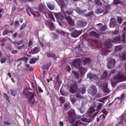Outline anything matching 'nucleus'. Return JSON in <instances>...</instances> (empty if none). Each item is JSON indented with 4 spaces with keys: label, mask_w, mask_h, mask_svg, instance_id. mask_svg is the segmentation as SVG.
Masks as SVG:
<instances>
[{
    "label": "nucleus",
    "mask_w": 126,
    "mask_h": 126,
    "mask_svg": "<svg viewBox=\"0 0 126 126\" xmlns=\"http://www.w3.org/2000/svg\"><path fill=\"white\" fill-rule=\"evenodd\" d=\"M68 116V121L71 124H74L75 123V126H78L79 125H83L84 126H87L88 124H85L81 121L79 120L81 119V117L77 116L75 114V110L73 109H71L68 113H67Z\"/></svg>",
    "instance_id": "f257e3e1"
},
{
    "label": "nucleus",
    "mask_w": 126,
    "mask_h": 126,
    "mask_svg": "<svg viewBox=\"0 0 126 126\" xmlns=\"http://www.w3.org/2000/svg\"><path fill=\"white\" fill-rule=\"evenodd\" d=\"M30 90L28 89H25V90H24L23 94L26 98H28V102L31 104V106L34 107L35 104V105L37 104V102L35 101L36 94L33 90Z\"/></svg>",
    "instance_id": "f03ea898"
},
{
    "label": "nucleus",
    "mask_w": 126,
    "mask_h": 126,
    "mask_svg": "<svg viewBox=\"0 0 126 126\" xmlns=\"http://www.w3.org/2000/svg\"><path fill=\"white\" fill-rule=\"evenodd\" d=\"M95 111L94 107H91L88 110V113L84 114V117L81 118L82 122H86L87 123H91L92 119L95 118L97 114L98 113V111L93 114Z\"/></svg>",
    "instance_id": "7ed1b4c3"
},
{
    "label": "nucleus",
    "mask_w": 126,
    "mask_h": 126,
    "mask_svg": "<svg viewBox=\"0 0 126 126\" xmlns=\"http://www.w3.org/2000/svg\"><path fill=\"white\" fill-rule=\"evenodd\" d=\"M121 41V38L120 36H117L114 37L112 40H107L105 42V46L107 48V49H111L112 47V43H119Z\"/></svg>",
    "instance_id": "20e7f679"
},
{
    "label": "nucleus",
    "mask_w": 126,
    "mask_h": 126,
    "mask_svg": "<svg viewBox=\"0 0 126 126\" xmlns=\"http://www.w3.org/2000/svg\"><path fill=\"white\" fill-rule=\"evenodd\" d=\"M81 63V62L80 61V59H78L73 61L72 62L73 65L74 66L75 68H79L81 73H82V72H84L85 69L83 67H80Z\"/></svg>",
    "instance_id": "39448f33"
},
{
    "label": "nucleus",
    "mask_w": 126,
    "mask_h": 126,
    "mask_svg": "<svg viewBox=\"0 0 126 126\" xmlns=\"http://www.w3.org/2000/svg\"><path fill=\"white\" fill-rule=\"evenodd\" d=\"M125 98V94L123 93L121 94L120 97V96L117 97L112 102L109 104L108 106H111L115 102L116 103H117L118 104H122V103L123 102Z\"/></svg>",
    "instance_id": "423d86ee"
},
{
    "label": "nucleus",
    "mask_w": 126,
    "mask_h": 126,
    "mask_svg": "<svg viewBox=\"0 0 126 126\" xmlns=\"http://www.w3.org/2000/svg\"><path fill=\"white\" fill-rule=\"evenodd\" d=\"M108 63L107 64V67L108 69H113L116 66V61L114 59L111 58L107 59Z\"/></svg>",
    "instance_id": "0eeeda50"
},
{
    "label": "nucleus",
    "mask_w": 126,
    "mask_h": 126,
    "mask_svg": "<svg viewBox=\"0 0 126 126\" xmlns=\"http://www.w3.org/2000/svg\"><path fill=\"white\" fill-rule=\"evenodd\" d=\"M97 92V89L96 88V86L94 85H91L88 90V93L92 96H94L96 95Z\"/></svg>",
    "instance_id": "6e6552de"
},
{
    "label": "nucleus",
    "mask_w": 126,
    "mask_h": 126,
    "mask_svg": "<svg viewBox=\"0 0 126 126\" xmlns=\"http://www.w3.org/2000/svg\"><path fill=\"white\" fill-rule=\"evenodd\" d=\"M38 11H39V12L44 14L46 18H47V13L48 12V10L47 9L46 5H44L42 4L38 5Z\"/></svg>",
    "instance_id": "1a4fd4ad"
},
{
    "label": "nucleus",
    "mask_w": 126,
    "mask_h": 126,
    "mask_svg": "<svg viewBox=\"0 0 126 126\" xmlns=\"http://www.w3.org/2000/svg\"><path fill=\"white\" fill-rule=\"evenodd\" d=\"M26 11L27 12V14L30 16H32V15L30 14V12L34 17H38L40 16V14H39V12L36 11L34 13V12H33L31 11V8L30 7H28V8H26Z\"/></svg>",
    "instance_id": "9d476101"
},
{
    "label": "nucleus",
    "mask_w": 126,
    "mask_h": 126,
    "mask_svg": "<svg viewBox=\"0 0 126 126\" xmlns=\"http://www.w3.org/2000/svg\"><path fill=\"white\" fill-rule=\"evenodd\" d=\"M78 91V85L76 83H74L70 86L69 92L71 94H75Z\"/></svg>",
    "instance_id": "9b49d317"
},
{
    "label": "nucleus",
    "mask_w": 126,
    "mask_h": 126,
    "mask_svg": "<svg viewBox=\"0 0 126 126\" xmlns=\"http://www.w3.org/2000/svg\"><path fill=\"white\" fill-rule=\"evenodd\" d=\"M51 21L52 20L45 21V24L47 27H49L51 31H54L55 30V26H54V23Z\"/></svg>",
    "instance_id": "f8f14e48"
},
{
    "label": "nucleus",
    "mask_w": 126,
    "mask_h": 126,
    "mask_svg": "<svg viewBox=\"0 0 126 126\" xmlns=\"http://www.w3.org/2000/svg\"><path fill=\"white\" fill-rule=\"evenodd\" d=\"M91 45L93 47L100 48V42L98 40H93Z\"/></svg>",
    "instance_id": "ddd939ff"
},
{
    "label": "nucleus",
    "mask_w": 126,
    "mask_h": 126,
    "mask_svg": "<svg viewBox=\"0 0 126 126\" xmlns=\"http://www.w3.org/2000/svg\"><path fill=\"white\" fill-rule=\"evenodd\" d=\"M117 25V20L115 18H112L110 19L109 27L111 28H114Z\"/></svg>",
    "instance_id": "4468645a"
},
{
    "label": "nucleus",
    "mask_w": 126,
    "mask_h": 126,
    "mask_svg": "<svg viewBox=\"0 0 126 126\" xmlns=\"http://www.w3.org/2000/svg\"><path fill=\"white\" fill-rule=\"evenodd\" d=\"M87 77L88 78H89L91 80H97L98 79V77L95 74H94L92 73H88L87 74Z\"/></svg>",
    "instance_id": "2eb2a0df"
},
{
    "label": "nucleus",
    "mask_w": 126,
    "mask_h": 126,
    "mask_svg": "<svg viewBox=\"0 0 126 126\" xmlns=\"http://www.w3.org/2000/svg\"><path fill=\"white\" fill-rule=\"evenodd\" d=\"M57 2L58 4L60 6H61V10H63V9H64V8H65L67 6L66 4L65 3L64 1L63 0H58Z\"/></svg>",
    "instance_id": "dca6fc26"
},
{
    "label": "nucleus",
    "mask_w": 126,
    "mask_h": 126,
    "mask_svg": "<svg viewBox=\"0 0 126 126\" xmlns=\"http://www.w3.org/2000/svg\"><path fill=\"white\" fill-rule=\"evenodd\" d=\"M54 16L57 20H63V15L62 13H55Z\"/></svg>",
    "instance_id": "f3484780"
},
{
    "label": "nucleus",
    "mask_w": 126,
    "mask_h": 126,
    "mask_svg": "<svg viewBox=\"0 0 126 126\" xmlns=\"http://www.w3.org/2000/svg\"><path fill=\"white\" fill-rule=\"evenodd\" d=\"M89 35L91 37H94L96 38H99V36H100V34H99V33H98V32H96L94 31H92L90 32Z\"/></svg>",
    "instance_id": "a211bd4d"
},
{
    "label": "nucleus",
    "mask_w": 126,
    "mask_h": 126,
    "mask_svg": "<svg viewBox=\"0 0 126 126\" xmlns=\"http://www.w3.org/2000/svg\"><path fill=\"white\" fill-rule=\"evenodd\" d=\"M124 77V74L122 72L120 71L118 72L117 75L114 76V79L115 80H119V79H122Z\"/></svg>",
    "instance_id": "6ab92c4d"
},
{
    "label": "nucleus",
    "mask_w": 126,
    "mask_h": 126,
    "mask_svg": "<svg viewBox=\"0 0 126 126\" xmlns=\"http://www.w3.org/2000/svg\"><path fill=\"white\" fill-rule=\"evenodd\" d=\"M87 25V22L83 21H79L77 22V26L78 27L84 28Z\"/></svg>",
    "instance_id": "aec40b11"
},
{
    "label": "nucleus",
    "mask_w": 126,
    "mask_h": 126,
    "mask_svg": "<svg viewBox=\"0 0 126 126\" xmlns=\"http://www.w3.org/2000/svg\"><path fill=\"white\" fill-rule=\"evenodd\" d=\"M76 11L77 13L79 14H83L87 11V9H81L80 7H77L76 9Z\"/></svg>",
    "instance_id": "412c9836"
},
{
    "label": "nucleus",
    "mask_w": 126,
    "mask_h": 126,
    "mask_svg": "<svg viewBox=\"0 0 126 126\" xmlns=\"http://www.w3.org/2000/svg\"><path fill=\"white\" fill-rule=\"evenodd\" d=\"M40 51L39 47H35L33 49H32L31 53L32 54H35L39 53Z\"/></svg>",
    "instance_id": "4be33fe9"
},
{
    "label": "nucleus",
    "mask_w": 126,
    "mask_h": 126,
    "mask_svg": "<svg viewBox=\"0 0 126 126\" xmlns=\"http://www.w3.org/2000/svg\"><path fill=\"white\" fill-rule=\"evenodd\" d=\"M120 58L123 61H126V51H123L120 54Z\"/></svg>",
    "instance_id": "5701e85b"
},
{
    "label": "nucleus",
    "mask_w": 126,
    "mask_h": 126,
    "mask_svg": "<svg viewBox=\"0 0 126 126\" xmlns=\"http://www.w3.org/2000/svg\"><path fill=\"white\" fill-rule=\"evenodd\" d=\"M48 17L51 19V20L52 21H53L54 22H55V18H54V15H53V13L51 12H49L47 13V18H48Z\"/></svg>",
    "instance_id": "b1692460"
},
{
    "label": "nucleus",
    "mask_w": 126,
    "mask_h": 126,
    "mask_svg": "<svg viewBox=\"0 0 126 126\" xmlns=\"http://www.w3.org/2000/svg\"><path fill=\"white\" fill-rule=\"evenodd\" d=\"M46 55H47V57H48V58H55L56 57V54H55L53 53H50V52H47L46 53Z\"/></svg>",
    "instance_id": "393cba45"
},
{
    "label": "nucleus",
    "mask_w": 126,
    "mask_h": 126,
    "mask_svg": "<svg viewBox=\"0 0 126 126\" xmlns=\"http://www.w3.org/2000/svg\"><path fill=\"white\" fill-rule=\"evenodd\" d=\"M65 19L67 20V22L70 24H73L74 22L73 21L72 18L69 16L65 17Z\"/></svg>",
    "instance_id": "a878e982"
},
{
    "label": "nucleus",
    "mask_w": 126,
    "mask_h": 126,
    "mask_svg": "<svg viewBox=\"0 0 126 126\" xmlns=\"http://www.w3.org/2000/svg\"><path fill=\"white\" fill-rule=\"evenodd\" d=\"M62 84V82L61 81H56L54 84L55 87L56 88H60Z\"/></svg>",
    "instance_id": "bb28decb"
},
{
    "label": "nucleus",
    "mask_w": 126,
    "mask_h": 126,
    "mask_svg": "<svg viewBox=\"0 0 126 126\" xmlns=\"http://www.w3.org/2000/svg\"><path fill=\"white\" fill-rule=\"evenodd\" d=\"M47 6L48 7V8L51 10H54V9H55V5L50 2L47 3Z\"/></svg>",
    "instance_id": "cd10ccee"
},
{
    "label": "nucleus",
    "mask_w": 126,
    "mask_h": 126,
    "mask_svg": "<svg viewBox=\"0 0 126 126\" xmlns=\"http://www.w3.org/2000/svg\"><path fill=\"white\" fill-rule=\"evenodd\" d=\"M79 91L82 94H84L87 91L86 88L84 86H82L80 89H79Z\"/></svg>",
    "instance_id": "c85d7f7f"
},
{
    "label": "nucleus",
    "mask_w": 126,
    "mask_h": 126,
    "mask_svg": "<svg viewBox=\"0 0 126 126\" xmlns=\"http://www.w3.org/2000/svg\"><path fill=\"white\" fill-rule=\"evenodd\" d=\"M56 32L57 33H59V34H60L61 35H62L63 36H65L66 35H69L68 32H63V31H60L59 30H56Z\"/></svg>",
    "instance_id": "c756f323"
},
{
    "label": "nucleus",
    "mask_w": 126,
    "mask_h": 126,
    "mask_svg": "<svg viewBox=\"0 0 126 126\" xmlns=\"http://www.w3.org/2000/svg\"><path fill=\"white\" fill-rule=\"evenodd\" d=\"M83 63L84 65H86L90 63H91V60L89 58H86L84 59Z\"/></svg>",
    "instance_id": "7c9ffc66"
},
{
    "label": "nucleus",
    "mask_w": 126,
    "mask_h": 126,
    "mask_svg": "<svg viewBox=\"0 0 126 126\" xmlns=\"http://www.w3.org/2000/svg\"><path fill=\"white\" fill-rule=\"evenodd\" d=\"M51 63L45 64L43 65L42 68L44 70L47 69V70L49 69V68L51 66Z\"/></svg>",
    "instance_id": "2f4dec72"
},
{
    "label": "nucleus",
    "mask_w": 126,
    "mask_h": 126,
    "mask_svg": "<svg viewBox=\"0 0 126 126\" xmlns=\"http://www.w3.org/2000/svg\"><path fill=\"white\" fill-rule=\"evenodd\" d=\"M70 105L69 104V103H66L65 104H64L63 105V108H64V110L65 111H67L69 109H70L71 108L70 107Z\"/></svg>",
    "instance_id": "473e14b6"
},
{
    "label": "nucleus",
    "mask_w": 126,
    "mask_h": 126,
    "mask_svg": "<svg viewBox=\"0 0 126 126\" xmlns=\"http://www.w3.org/2000/svg\"><path fill=\"white\" fill-rule=\"evenodd\" d=\"M16 49L17 50H25V44H23L22 46H17Z\"/></svg>",
    "instance_id": "72a5a7b5"
},
{
    "label": "nucleus",
    "mask_w": 126,
    "mask_h": 126,
    "mask_svg": "<svg viewBox=\"0 0 126 126\" xmlns=\"http://www.w3.org/2000/svg\"><path fill=\"white\" fill-rule=\"evenodd\" d=\"M103 106V104L101 103H99L96 108V111L98 113L101 109V107Z\"/></svg>",
    "instance_id": "f704fd0d"
},
{
    "label": "nucleus",
    "mask_w": 126,
    "mask_h": 126,
    "mask_svg": "<svg viewBox=\"0 0 126 126\" xmlns=\"http://www.w3.org/2000/svg\"><path fill=\"white\" fill-rule=\"evenodd\" d=\"M59 101L61 105L65 103V98L63 96H61L59 98Z\"/></svg>",
    "instance_id": "c9c22d12"
},
{
    "label": "nucleus",
    "mask_w": 126,
    "mask_h": 126,
    "mask_svg": "<svg viewBox=\"0 0 126 126\" xmlns=\"http://www.w3.org/2000/svg\"><path fill=\"white\" fill-rule=\"evenodd\" d=\"M75 97H76L77 98H79L80 99H82L84 98V96L80 95L79 93H76L74 94Z\"/></svg>",
    "instance_id": "e433bc0d"
},
{
    "label": "nucleus",
    "mask_w": 126,
    "mask_h": 126,
    "mask_svg": "<svg viewBox=\"0 0 126 126\" xmlns=\"http://www.w3.org/2000/svg\"><path fill=\"white\" fill-rule=\"evenodd\" d=\"M70 26L69 27V28H68V29H69V30L71 32L72 31L74 30V29H75V25H74V23H73V24H69Z\"/></svg>",
    "instance_id": "4c0bfd02"
},
{
    "label": "nucleus",
    "mask_w": 126,
    "mask_h": 126,
    "mask_svg": "<svg viewBox=\"0 0 126 126\" xmlns=\"http://www.w3.org/2000/svg\"><path fill=\"white\" fill-rule=\"evenodd\" d=\"M10 92H11V95L16 96L17 94V92L15 91V90H10Z\"/></svg>",
    "instance_id": "58836bf2"
},
{
    "label": "nucleus",
    "mask_w": 126,
    "mask_h": 126,
    "mask_svg": "<svg viewBox=\"0 0 126 126\" xmlns=\"http://www.w3.org/2000/svg\"><path fill=\"white\" fill-rule=\"evenodd\" d=\"M126 32H123L122 33V42L125 43L126 42Z\"/></svg>",
    "instance_id": "ea45409f"
},
{
    "label": "nucleus",
    "mask_w": 126,
    "mask_h": 126,
    "mask_svg": "<svg viewBox=\"0 0 126 126\" xmlns=\"http://www.w3.org/2000/svg\"><path fill=\"white\" fill-rule=\"evenodd\" d=\"M72 73L73 74V76L75 77V78H76L77 79H78L79 78V74L78 72L75 71H72Z\"/></svg>",
    "instance_id": "a19ab883"
},
{
    "label": "nucleus",
    "mask_w": 126,
    "mask_h": 126,
    "mask_svg": "<svg viewBox=\"0 0 126 126\" xmlns=\"http://www.w3.org/2000/svg\"><path fill=\"white\" fill-rule=\"evenodd\" d=\"M24 42V41L23 40H21L20 41H18L15 43V46H19V45H21L23 44V43Z\"/></svg>",
    "instance_id": "79ce46f5"
},
{
    "label": "nucleus",
    "mask_w": 126,
    "mask_h": 126,
    "mask_svg": "<svg viewBox=\"0 0 126 126\" xmlns=\"http://www.w3.org/2000/svg\"><path fill=\"white\" fill-rule=\"evenodd\" d=\"M107 75H108L107 71H104V72L101 76V78L103 79L106 78V77H107Z\"/></svg>",
    "instance_id": "37998d69"
},
{
    "label": "nucleus",
    "mask_w": 126,
    "mask_h": 126,
    "mask_svg": "<svg viewBox=\"0 0 126 126\" xmlns=\"http://www.w3.org/2000/svg\"><path fill=\"white\" fill-rule=\"evenodd\" d=\"M123 2L120 0H114V5H117L119 4H122Z\"/></svg>",
    "instance_id": "c03bdc74"
},
{
    "label": "nucleus",
    "mask_w": 126,
    "mask_h": 126,
    "mask_svg": "<svg viewBox=\"0 0 126 126\" xmlns=\"http://www.w3.org/2000/svg\"><path fill=\"white\" fill-rule=\"evenodd\" d=\"M106 28H107L106 25H104L103 26H102V27L99 28V31L101 32H104L106 31Z\"/></svg>",
    "instance_id": "a18cd8bd"
},
{
    "label": "nucleus",
    "mask_w": 126,
    "mask_h": 126,
    "mask_svg": "<svg viewBox=\"0 0 126 126\" xmlns=\"http://www.w3.org/2000/svg\"><path fill=\"white\" fill-rule=\"evenodd\" d=\"M125 121V117L123 116L120 117V122H119V125H122Z\"/></svg>",
    "instance_id": "49530a36"
},
{
    "label": "nucleus",
    "mask_w": 126,
    "mask_h": 126,
    "mask_svg": "<svg viewBox=\"0 0 126 126\" xmlns=\"http://www.w3.org/2000/svg\"><path fill=\"white\" fill-rule=\"evenodd\" d=\"M36 61V58H33L32 59L30 60V61H29V63L30 64H34L35 63Z\"/></svg>",
    "instance_id": "de8ad7c7"
},
{
    "label": "nucleus",
    "mask_w": 126,
    "mask_h": 126,
    "mask_svg": "<svg viewBox=\"0 0 126 126\" xmlns=\"http://www.w3.org/2000/svg\"><path fill=\"white\" fill-rule=\"evenodd\" d=\"M103 12V10L101 8H97L95 10L96 14H101Z\"/></svg>",
    "instance_id": "09e8293b"
},
{
    "label": "nucleus",
    "mask_w": 126,
    "mask_h": 126,
    "mask_svg": "<svg viewBox=\"0 0 126 126\" xmlns=\"http://www.w3.org/2000/svg\"><path fill=\"white\" fill-rule=\"evenodd\" d=\"M4 96L5 97L6 100L8 101V103L10 102V99H9V97L7 95V94H3Z\"/></svg>",
    "instance_id": "8fccbe9b"
},
{
    "label": "nucleus",
    "mask_w": 126,
    "mask_h": 126,
    "mask_svg": "<svg viewBox=\"0 0 126 126\" xmlns=\"http://www.w3.org/2000/svg\"><path fill=\"white\" fill-rule=\"evenodd\" d=\"M117 21L119 24H121L123 22V19L121 17H118Z\"/></svg>",
    "instance_id": "3c124183"
},
{
    "label": "nucleus",
    "mask_w": 126,
    "mask_h": 126,
    "mask_svg": "<svg viewBox=\"0 0 126 126\" xmlns=\"http://www.w3.org/2000/svg\"><path fill=\"white\" fill-rule=\"evenodd\" d=\"M3 124L5 126H10L11 123L8 121H3Z\"/></svg>",
    "instance_id": "603ef678"
},
{
    "label": "nucleus",
    "mask_w": 126,
    "mask_h": 126,
    "mask_svg": "<svg viewBox=\"0 0 126 126\" xmlns=\"http://www.w3.org/2000/svg\"><path fill=\"white\" fill-rule=\"evenodd\" d=\"M70 101L73 104H75L76 102L77 101L75 97H71L70 98Z\"/></svg>",
    "instance_id": "864d4df0"
},
{
    "label": "nucleus",
    "mask_w": 126,
    "mask_h": 126,
    "mask_svg": "<svg viewBox=\"0 0 126 126\" xmlns=\"http://www.w3.org/2000/svg\"><path fill=\"white\" fill-rule=\"evenodd\" d=\"M102 113L104 114V115L103 116V118H104L105 117H106L107 116V115L108 113V112L106 111V110L105 109H104L102 110Z\"/></svg>",
    "instance_id": "5fc2aeb1"
},
{
    "label": "nucleus",
    "mask_w": 126,
    "mask_h": 126,
    "mask_svg": "<svg viewBox=\"0 0 126 126\" xmlns=\"http://www.w3.org/2000/svg\"><path fill=\"white\" fill-rule=\"evenodd\" d=\"M94 3H95L96 5H100L102 4L101 2L100 1V0H94Z\"/></svg>",
    "instance_id": "6e6d98bb"
},
{
    "label": "nucleus",
    "mask_w": 126,
    "mask_h": 126,
    "mask_svg": "<svg viewBox=\"0 0 126 126\" xmlns=\"http://www.w3.org/2000/svg\"><path fill=\"white\" fill-rule=\"evenodd\" d=\"M8 34H9L8 30H5L2 32V35L3 36H5V35H6Z\"/></svg>",
    "instance_id": "4d7b16f0"
},
{
    "label": "nucleus",
    "mask_w": 126,
    "mask_h": 126,
    "mask_svg": "<svg viewBox=\"0 0 126 126\" xmlns=\"http://www.w3.org/2000/svg\"><path fill=\"white\" fill-rule=\"evenodd\" d=\"M93 15V12L92 11L89 12V13H88L87 14H86L85 15V16L86 17H91Z\"/></svg>",
    "instance_id": "13d9d810"
},
{
    "label": "nucleus",
    "mask_w": 126,
    "mask_h": 126,
    "mask_svg": "<svg viewBox=\"0 0 126 126\" xmlns=\"http://www.w3.org/2000/svg\"><path fill=\"white\" fill-rule=\"evenodd\" d=\"M65 70H67V72L70 73L71 68L69 65H67V67L65 68Z\"/></svg>",
    "instance_id": "bf43d9fd"
},
{
    "label": "nucleus",
    "mask_w": 126,
    "mask_h": 126,
    "mask_svg": "<svg viewBox=\"0 0 126 126\" xmlns=\"http://www.w3.org/2000/svg\"><path fill=\"white\" fill-rule=\"evenodd\" d=\"M26 24H23L20 27V30L22 31L23 30H24V29H25V28H26Z\"/></svg>",
    "instance_id": "052dcab7"
},
{
    "label": "nucleus",
    "mask_w": 126,
    "mask_h": 126,
    "mask_svg": "<svg viewBox=\"0 0 126 126\" xmlns=\"http://www.w3.org/2000/svg\"><path fill=\"white\" fill-rule=\"evenodd\" d=\"M66 13L68 15H71L73 13V10L72 9L67 10V11H66Z\"/></svg>",
    "instance_id": "680f3d73"
},
{
    "label": "nucleus",
    "mask_w": 126,
    "mask_h": 126,
    "mask_svg": "<svg viewBox=\"0 0 126 126\" xmlns=\"http://www.w3.org/2000/svg\"><path fill=\"white\" fill-rule=\"evenodd\" d=\"M26 60V58L23 57V58H20V59H18L16 62H19L22 61H25Z\"/></svg>",
    "instance_id": "e2e57ef3"
},
{
    "label": "nucleus",
    "mask_w": 126,
    "mask_h": 126,
    "mask_svg": "<svg viewBox=\"0 0 126 126\" xmlns=\"http://www.w3.org/2000/svg\"><path fill=\"white\" fill-rule=\"evenodd\" d=\"M6 58H1L0 62L1 63H4L6 62Z\"/></svg>",
    "instance_id": "0e129e2a"
},
{
    "label": "nucleus",
    "mask_w": 126,
    "mask_h": 126,
    "mask_svg": "<svg viewBox=\"0 0 126 126\" xmlns=\"http://www.w3.org/2000/svg\"><path fill=\"white\" fill-rule=\"evenodd\" d=\"M79 111L80 113L82 114H84L85 113V110L84 109V108H81V109H80Z\"/></svg>",
    "instance_id": "69168bd1"
},
{
    "label": "nucleus",
    "mask_w": 126,
    "mask_h": 126,
    "mask_svg": "<svg viewBox=\"0 0 126 126\" xmlns=\"http://www.w3.org/2000/svg\"><path fill=\"white\" fill-rule=\"evenodd\" d=\"M18 32H15L14 34H12V37L13 38H16V37L17 36Z\"/></svg>",
    "instance_id": "338daca9"
},
{
    "label": "nucleus",
    "mask_w": 126,
    "mask_h": 126,
    "mask_svg": "<svg viewBox=\"0 0 126 126\" xmlns=\"http://www.w3.org/2000/svg\"><path fill=\"white\" fill-rule=\"evenodd\" d=\"M121 50H122V48L121 46H117V48H116V51H119Z\"/></svg>",
    "instance_id": "774afa93"
}]
</instances>
